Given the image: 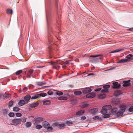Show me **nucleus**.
Returning <instances> with one entry per match:
<instances>
[{
  "mask_svg": "<svg viewBox=\"0 0 133 133\" xmlns=\"http://www.w3.org/2000/svg\"><path fill=\"white\" fill-rule=\"evenodd\" d=\"M126 106L124 105H121L120 109L118 110V109L117 108H114L112 109L111 111L112 115H116L117 117L122 116L123 113L125 111L126 108Z\"/></svg>",
  "mask_w": 133,
  "mask_h": 133,
  "instance_id": "1",
  "label": "nucleus"
},
{
  "mask_svg": "<svg viewBox=\"0 0 133 133\" xmlns=\"http://www.w3.org/2000/svg\"><path fill=\"white\" fill-rule=\"evenodd\" d=\"M100 57L99 58H89V61L90 62H97L99 61V59H103V55L99 54L95 55H91L90 56V57L93 58Z\"/></svg>",
  "mask_w": 133,
  "mask_h": 133,
  "instance_id": "2",
  "label": "nucleus"
},
{
  "mask_svg": "<svg viewBox=\"0 0 133 133\" xmlns=\"http://www.w3.org/2000/svg\"><path fill=\"white\" fill-rule=\"evenodd\" d=\"M44 120V118L42 117H36L34 119L35 122L34 124L35 125H36L39 124L40 122H41Z\"/></svg>",
  "mask_w": 133,
  "mask_h": 133,
  "instance_id": "3",
  "label": "nucleus"
},
{
  "mask_svg": "<svg viewBox=\"0 0 133 133\" xmlns=\"http://www.w3.org/2000/svg\"><path fill=\"white\" fill-rule=\"evenodd\" d=\"M112 87L114 89H118L120 88L121 85L120 84H118V82H116L113 83Z\"/></svg>",
  "mask_w": 133,
  "mask_h": 133,
  "instance_id": "4",
  "label": "nucleus"
},
{
  "mask_svg": "<svg viewBox=\"0 0 133 133\" xmlns=\"http://www.w3.org/2000/svg\"><path fill=\"white\" fill-rule=\"evenodd\" d=\"M98 111V109L97 108H94L89 110V112L90 114L94 115Z\"/></svg>",
  "mask_w": 133,
  "mask_h": 133,
  "instance_id": "5",
  "label": "nucleus"
},
{
  "mask_svg": "<svg viewBox=\"0 0 133 133\" xmlns=\"http://www.w3.org/2000/svg\"><path fill=\"white\" fill-rule=\"evenodd\" d=\"M34 71V70L33 69H30L28 70L26 75V77L28 78H29L32 76V74Z\"/></svg>",
  "mask_w": 133,
  "mask_h": 133,
  "instance_id": "6",
  "label": "nucleus"
},
{
  "mask_svg": "<svg viewBox=\"0 0 133 133\" xmlns=\"http://www.w3.org/2000/svg\"><path fill=\"white\" fill-rule=\"evenodd\" d=\"M110 86L109 84H107L103 86V89L101 90L102 92L109 91L108 89L110 87Z\"/></svg>",
  "mask_w": 133,
  "mask_h": 133,
  "instance_id": "7",
  "label": "nucleus"
},
{
  "mask_svg": "<svg viewBox=\"0 0 133 133\" xmlns=\"http://www.w3.org/2000/svg\"><path fill=\"white\" fill-rule=\"evenodd\" d=\"M96 95L94 92H90L86 95V97L88 98H91L95 97Z\"/></svg>",
  "mask_w": 133,
  "mask_h": 133,
  "instance_id": "8",
  "label": "nucleus"
},
{
  "mask_svg": "<svg viewBox=\"0 0 133 133\" xmlns=\"http://www.w3.org/2000/svg\"><path fill=\"white\" fill-rule=\"evenodd\" d=\"M12 122L14 125H16L19 124L21 122V121L20 119H13Z\"/></svg>",
  "mask_w": 133,
  "mask_h": 133,
  "instance_id": "9",
  "label": "nucleus"
},
{
  "mask_svg": "<svg viewBox=\"0 0 133 133\" xmlns=\"http://www.w3.org/2000/svg\"><path fill=\"white\" fill-rule=\"evenodd\" d=\"M130 80H129L128 81H123V83H124L123 85V86L124 87L129 86L131 84V83L130 82Z\"/></svg>",
  "mask_w": 133,
  "mask_h": 133,
  "instance_id": "10",
  "label": "nucleus"
},
{
  "mask_svg": "<svg viewBox=\"0 0 133 133\" xmlns=\"http://www.w3.org/2000/svg\"><path fill=\"white\" fill-rule=\"evenodd\" d=\"M92 91V89L89 87H87L82 90V92L84 94H87Z\"/></svg>",
  "mask_w": 133,
  "mask_h": 133,
  "instance_id": "11",
  "label": "nucleus"
},
{
  "mask_svg": "<svg viewBox=\"0 0 133 133\" xmlns=\"http://www.w3.org/2000/svg\"><path fill=\"white\" fill-rule=\"evenodd\" d=\"M59 12L58 11H57V15L58 16V17L57 18V23L56 24L57 26V25H59L61 23L60 18L59 17L60 14Z\"/></svg>",
  "mask_w": 133,
  "mask_h": 133,
  "instance_id": "12",
  "label": "nucleus"
},
{
  "mask_svg": "<svg viewBox=\"0 0 133 133\" xmlns=\"http://www.w3.org/2000/svg\"><path fill=\"white\" fill-rule=\"evenodd\" d=\"M130 62V60H128V59L126 58H124L123 59H121L117 62V63H124L127 62Z\"/></svg>",
  "mask_w": 133,
  "mask_h": 133,
  "instance_id": "13",
  "label": "nucleus"
},
{
  "mask_svg": "<svg viewBox=\"0 0 133 133\" xmlns=\"http://www.w3.org/2000/svg\"><path fill=\"white\" fill-rule=\"evenodd\" d=\"M85 112V110H80L76 112V115L77 116H81L84 114Z\"/></svg>",
  "mask_w": 133,
  "mask_h": 133,
  "instance_id": "14",
  "label": "nucleus"
},
{
  "mask_svg": "<svg viewBox=\"0 0 133 133\" xmlns=\"http://www.w3.org/2000/svg\"><path fill=\"white\" fill-rule=\"evenodd\" d=\"M31 98V96L29 95H27L24 97V99L26 102H27L26 103L29 102V101Z\"/></svg>",
  "mask_w": 133,
  "mask_h": 133,
  "instance_id": "15",
  "label": "nucleus"
},
{
  "mask_svg": "<svg viewBox=\"0 0 133 133\" xmlns=\"http://www.w3.org/2000/svg\"><path fill=\"white\" fill-rule=\"evenodd\" d=\"M43 125V127L45 128H46L48 127L49 125V123L46 121H44L42 122Z\"/></svg>",
  "mask_w": 133,
  "mask_h": 133,
  "instance_id": "16",
  "label": "nucleus"
},
{
  "mask_svg": "<svg viewBox=\"0 0 133 133\" xmlns=\"http://www.w3.org/2000/svg\"><path fill=\"white\" fill-rule=\"evenodd\" d=\"M122 94L121 91L118 90L115 91L114 94V96H119Z\"/></svg>",
  "mask_w": 133,
  "mask_h": 133,
  "instance_id": "17",
  "label": "nucleus"
},
{
  "mask_svg": "<svg viewBox=\"0 0 133 133\" xmlns=\"http://www.w3.org/2000/svg\"><path fill=\"white\" fill-rule=\"evenodd\" d=\"M39 104V103L37 102H35L29 105V106L31 108H34L37 107Z\"/></svg>",
  "mask_w": 133,
  "mask_h": 133,
  "instance_id": "18",
  "label": "nucleus"
},
{
  "mask_svg": "<svg viewBox=\"0 0 133 133\" xmlns=\"http://www.w3.org/2000/svg\"><path fill=\"white\" fill-rule=\"evenodd\" d=\"M61 64L59 63L55 62L53 67L55 69L59 68L61 67Z\"/></svg>",
  "mask_w": 133,
  "mask_h": 133,
  "instance_id": "19",
  "label": "nucleus"
},
{
  "mask_svg": "<svg viewBox=\"0 0 133 133\" xmlns=\"http://www.w3.org/2000/svg\"><path fill=\"white\" fill-rule=\"evenodd\" d=\"M112 108V106L110 105H106L103 106L102 107V108H105L107 110H110Z\"/></svg>",
  "mask_w": 133,
  "mask_h": 133,
  "instance_id": "20",
  "label": "nucleus"
},
{
  "mask_svg": "<svg viewBox=\"0 0 133 133\" xmlns=\"http://www.w3.org/2000/svg\"><path fill=\"white\" fill-rule=\"evenodd\" d=\"M26 103L25 101L23 99L20 100L18 103V104L19 105L22 106Z\"/></svg>",
  "mask_w": 133,
  "mask_h": 133,
  "instance_id": "21",
  "label": "nucleus"
},
{
  "mask_svg": "<svg viewBox=\"0 0 133 133\" xmlns=\"http://www.w3.org/2000/svg\"><path fill=\"white\" fill-rule=\"evenodd\" d=\"M6 13L7 14H13V10L11 9H8L6 11Z\"/></svg>",
  "mask_w": 133,
  "mask_h": 133,
  "instance_id": "22",
  "label": "nucleus"
},
{
  "mask_svg": "<svg viewBox=\"0 0 133 133\" xmlns=\"http://www.w3.org/2000/svg\"><path fill=\"white\" fill-rule=\"evenodd\" d=\"M37 85L39 86H42L45 85L46 84V83L44 82H39L37 83Z\"/></svg>",
  "mask_w": 133,
  "mask_h": 133,
  "instance_id": "23",
  "label": "nucleus"
},
{
  "mask_svg": "<svg viewBox=\"0 0 133 133\" xmlns=\"http://www.w3.org/2000/svg\"><path fill=\"white\" fill-rule=\"evenodd\" d=\"M124 50V49L122 48L121 49H118L115 50L110 52V53H114L117 52H119L123 51Z\"/></svg>",
  "mask_w": 133,
  "mask_h": 133,
  "instance_id": "24",
  "label": "nucleus"
},
{
  "mask_svg": "<svg viewBox=\"0 0 133 133\" xmlns=\"http://www.w3.org/2000/svg\"><path fill=\"white\" fill-rule=\"evenodd\" d=\"M9 94H5L3 95V99L5 100L7 99L9 97Z\"/></svg>",
  "mask_w": 133,
  "mask_h": 133,
  "instance_id": "25",
  "label": "nucleus"
},
{
  "mask_svg": "<svg viewBox=\"0 0 133 133\" xmlns=\"http://www.w3.org/2000/svg\"><path fill=\"white\" fill-rule=\"evenodd\" d=\"M126 57L127 58V59H128L129 60H130V61L132 60L130 59L133 58V55L131 54H129Z\"/></svg>",
  "mask_w": 133,
  "mask_h": 133,
  "instance_id": "26",
  "label": "nucleus"
},
{
  "mask_svg": "<svg viewBox=\"0 0 133 133\" xmlns=\"http://www.w3.org/2000/svg\"><path fill=\"white\" fill-rule=\"evenodd\" d=\"M106 97V95L105 94H101L99 96V99H102Z\"/></svg>",
  "mask_w": 133,
  "mask_h": 133,
  "instance_id": "27",
  "label": "nucleus"
},
{
  "mask_svg": "<svg viewBox=\"0 0 133 133\" xmlns=\"http://www.w3.org/2000/svg\"><path fill=\"white\" fill-rule=\"evenodd\" d=\"M81 107L83 108H85L88 106V104L87 102H83L81 104Z\"/></svg>",
  "mask_w": 133,
  "mask_h": 133,
  "instance_id": "28",
  "label": "nucleus"
},
{
  "mask_svg": "<svg viewBox=\"0 0 133 133\" xmlns=\"http://www.w3.org/2000/svg\"><path fill=\"white\" fill-rule=\"evenodd\" d=\"M58 99L60 101H62V100H66L68 99V98L65 97H64L63 96H60L58 98Z\"/></svg>",
  "mask_w": 133,
  "mask_h": 133,
  "instance_id": "29",
  "label": "nucleus"
},
{
  "mask_svg": "<svg viewBox=\"0 0 133 133\" xmlns=\"http://www.w3.org/2000/svg\"><path fill=\"white\" fill-rule=\"evenodd\" d=\"M51 102L50 101L46 100L43 102V104L44 105H48L50 104Z\"/></svg>",
  "mask_w": 133,
  "mask_h": 133,
  "instance_id": "30",
  "label": "nucleus"
},
{
  "mask_svg": "<svg viewBox=\"0 0 133 133\" xmlns=\"http://www.w3.org/2000/svg\"><path fill=\"white\" fill-rule=\"evenodd\" d=\"M65 124L64 123H61L59 124V123L58 128L60 129H62L65 128Z\"/></svg>",
  "mask_w": 133,
  "mask_h": 133,
  "instance_id": "31",
  "label": "nucleus"
},
{
  "mask_svg": "<svg viewBox=\"0 0 133 133\" xmlns=\"http://www.w3.org/2000/svg\"><path fill=\"white\" fill-rule=\"evenodd\" d=\"M74 93L75 95L77 96H79L82 94V92L80 91H75Z\"/></svg>",
  "mask_w": 133,
  "mask_h": 133,
  "instance_id": "32",
  "label": "nucleus"
},
{
  "mask_svg": "<svg viewBox=\"0 0 133 133\" xmlns=\"http://www.w3.org/2000/svg\"><path fill=\"white\" fill-rule=\"evenodd\" d=\"M31 123L30 122H26L25 124V125L27 128H28L31 127Z\"/></svg>",
  "mask_w": 133,
  "mask_h": 133,
  "instance_id": "33",
  "label": "nucleus"
},
{
  "mask_svg": "<svg viewBox=\"0 0 133 133\" xmlns=\"http://www.w3.org/2000/svg\"><path fill=\"white\" fill-rule=\"evenodd\" d=\"M38 94L39 97V96H41L42 97H44L46 96L47 95L46 93L43 92L39 94Z\"/></svg>",
  "mask_w": 133,
  "mask_h": 133,
  "instance_id": "34",
  "label": "nucleus"
},
{
  "mask_svg": "<svg viewBox=\"0 0 133 133\" xmlns=\"http://www.w3.org/2000/svg\"><path fill=\"white\" fill-rule=\"evenodd\" d=\"M20 110V108L17 107H15L13 108V110L14 111H18Z\"/></svg>",
  "mask_w": 133,
  "mask_h": 133,
  "instance_id": "35",
  "label": "nucleus"
},
{
  "mask_svg": "<svg viewBox=\"0 0 133 133\" xmlns=\"http://www.w3.org/2000/svg\"><path fill=\"white\" fill-rule=\"evenodd\" d=\"M108 110L105 108H103V109L102 111V113L103 115L106 114L107 113Z\"/></svg>",
  "mask_w": 133,
  "mask_h": 133,
  "instance_id": "36",
  "label": "nucleus"
},
{
  "mask_svg": "<svg viewBox=\"0 0 133 133\" xmlns=\"http://www.w3.org/2000/svg\"><path fill=\"white\" fill-rule=\"evenodd\" d=\"M34 96H33L32 97H31V99H36L39 97L38 94L36 95L34 94Z\"/></svg>",
  "mask_w": 133,
  "mask_h": 133,
  "instance_id": "37",
  "label": "nucleus"
},
{
  "mask_svg": "<svg viewBox=\"0 0 133 133\" xmlns=\"http://www.w3.org/2000/svg\"><path fill=\"white\" fill-rule=\"evenodd\" d=\"M35 128L37 129H40L42 127V126L40 124H38L36 125Z\"/></svg>",
  "mask_w": 133,
  "mask_h": 133,
  "instance_id": "38",
  "label": "nucleus"
},
{
  "mask_svg": "<svg viewBox=\"0 0 133 133\" xmlns=\"http://www.w3.org/2000/svg\"><path fill=\"white\" fill-rule=\"evenodd\" d=\"M23 72V71L22 70H20L17 71L15 72V74L16 75H18L22 73Z\"/></svg>",
  "mask_w": 133,
  "mask_h": 133,
  "instance_id": "39",
  "label": "nucleus"
},
{
  "mask_svg": "<svg viewBox=\"0 0 133 133\" xmlns=\"http://www.w3.org/2000/svg\"><path fill=\"white\" fill-rule=\"evenodd\" d=\"M103 115H104V116L103 117L104 118H108L109 117H110V115L108 114L107 113Z\"/></svg>",
  "mask_w": 133,
  "mask_h": 133,
  "instance_id": "40",
  "label": "nucleus"
},
{
  "mask_svg": "<svg viewBox=\"0 0 133 133\" xmlns=\"http://www.w3.org/2000/svg\"><path fill=\"white\" fill-rule=\"evenodd\" d=\"M14 103V102L12 101H10L8 103V106L9 107H10L12 106Z\"/></svg>",
  "mask_w": 133,
  "mask_h": 133,
  "instance_id": "41",
  "label": "nucleus"
},
{
  "mask_svg": "<svg viewBox=\"0 0 133 133\" xmlns=\"http://www.w3.org/2000/svg\"><path fill=\"white\" fill-rule=\"evenodd\" d=\"M129 111L131 113H133V106L130 107L129 109Z\"/></svg>",
  "mask_w": 133,
  "mask_h": 133,
  "instance_id": "42",
  "label": "nucleus"
},
{
  "mask_svg": "<svg viewBox=\"0 0 133 133\" xmlns=\"http://www.w3.org/2000/svg\"><path fill=\"white\" fill-rule=\"evenodd\" d=\"M56 93L57 95L59 96L62 95L63 94V92L61 91H57Z\"/></svg>",
  "mask_w": 133,
  "mask_h": 133,
  "instance_id": "43",
  "label": "nucleus"
},
{
  "mask_svg": "<svg viewBox=\"0 0 133 133\" xmlns=\"http://www.w3.org/2000/svg\"><path fill=\"white\" fill-rule=\"evenodd\" d=\"M47 131L49 132L50 131H51L52 130V127L50 126V127H48V128H46Z\"/></svg>",
  "mask_w": 133,
  "mask_h": 133,
  "instance_id": "44",
  "label": "nucleus"
},
{
  "mask_svg": "<svg viewBox=\"0 0 133 133\" xmlns=\"http://www.w3.org/2000/svg\"><path fill=\"white\" fill-rule=\"evenodd\" d=\"M9 116L10 117H12L15 116V114L14 112H10L8 114Z\"/></svg>",
  "mask_w": 133,
  "mask_h": 133,
  "instance_id": "45",
  "label": "nucleus"
},
{
  "mask_svg": "<svg viewBox=\"0 0 133 133\" xmlns=\"http://www.w3.org/2000/svg\"><path fill=\"white\" fill-rule=\"evenodd\" d=\"M26 118L25 117L22 118L21 119H20L21 121L23 123H25L26 122Z\"/></svg>",
  "mask_w": 133,
  "mask_h": 133,
  "instance_id": "46",
  "label": "nucleus"
},
{
  "mask_svg": "<svg viewBox=\"0 0 133 133\" xmlns=\"http://www.w3.org/2000/svg\"><path fill=\"white\" fill-rule=\"evenodd\" d=\"M59 124V123L58 122H54L52 125V126H57L58 127V125Z\"/></svg>",
  "mask_w": 133,
  "mask_h": 133,
  "instance_id": "47",
  "label": "nucleus"
},
{
  "mask_svg": "<svg viewBox=\"0 0 133 133\" xmlns=\"http://www.w3.org/2000/svg\"><path fill=\"white\" fill-rule=\"evenodd\" d=\"M3 112L4 115H6L8 114V110L6 109H4L3 110Z\"/></svg>",
  "mask_w": 133,
  "mask_h": 133,
  "instance_id": "48",
  "label": "nucleus"
},
{
  "mask_svg": "<svg viewBox=\"0 0 133 133\" xmlns=\"http://www.w3.org/2000/svg\"><path fill=\"white\" fill-rule=\"evenodd\" d=\"M47 93L49 95H52L53 94V92L51 90H49L48 92Z\"/></svg>",
  "mask_w": 133,
  "mask_h": 133,
  "instance_id": "49",
  "label": "nucleus"
},
{
  "mask_svg": "<svg viewBox=\"0 0 133 133\" xmlns=\"http://www.w3.org/2000/svg\"><path fill=\"white\" fill-rule=\"evenodd\" d=\"M16 116L20 117L22 116V114L20 113H17L16 114Z\"/></svg>",
  "mask_w": 133,
  "mask_h": 133,
  "instance_id": "50",
  "label": "nucleus"
},
{
  "mask_svg": "<svg viewBox=\"0 0 133 133\" xmlns=\"http://www.w3.org/2000/svg\"><path fill=\"white\" fill-rule=\"evenodd\" d=\"M3 94L2 93H0V101H2L3 98Z\"/></svg>",
  "mask_w": 133,
  "mask_h": 133,
  "instance_id": "51",
  "label": "nucleus"
},
{
  "mask_svg": "<svg viewBox=\"0 0 133 133\" xmlns=\"http://www.w3.org/2000/svg\"><path fill=\"white\" fill-rule=\"evenodd\" d=\"M102 88H98L96 89L95 90V91L96 92L99 91H100L101 90H102Z\"/></svg>",
  "mask_w": 133,
  "mask_h": 133,
  "instance_id": "52",
  "label": "nucleus"
},
{
  "mask_svg": "<svg viewBox=\"0 0 133 133\" xmlns=\"http://www.w3.org/2000/svg\"><path fill=\"white\" fill-rule=\"evenodd\" d=\"M99 117L98 116H96L93 117V119L94 120L98 119Z\"/></svg>",
  "mask_w": 133,
  "mask_h": 133,
  "instance_id": "53",
  "label": "nucleus"
},
{
  "mask_svg": "<svg viewBox=\"0 0 133 133\" xmlns=\"http://www.w3.org/2000/svg\"><path fill=\"white\" fill-rule=\"evenodd\" d=\"M28 88L27 87H25L23 88V92H25L27 90Z\"/></svg>",
  "mask_w": 133,
  "mask_h": 133,
  "instance_id": "54",
  "label": "nucleus"
},
{
  "mask_svg": "<svg viewBox=\"0 0 133 133\" xmlns=\"http://www.w3.org/2000/svg\"><path fill=\"white\" fill-rule=\"evenodd\" d=\"M86 118V117L85 116H82L81 117V119L82 120L85 119Z\"/></svg>",
  "mask_w": 133,
  "mask_h": 133,
  "instance_id": "55",
  "label": "nucleus"
},
{
  "mask_svg": "<svg viewBox=\"0 0 133 133\" xmlns=\"http://www.w3.org/2000/svg\"><path fill=\"white\" fill-rule=\"evenodd\" d=\"M51 85L45 86L42 87V88H46L48 87H50L51 86Z\"/></svg>",
  "mask_w": 133,
  "mask_h": 133,
  "instance_id": "56",
  "label": "nucleus"
},
{
  "mask_svg": "<svg viewBox=\"0 0 133 133\" xmlns=\"http://www.w3.org/2000/svg\"><path fill=\"white\" fill-rule=\"evenodd\" d=\"M67 123L68 124H72L71 122L69 121H67Z\"/></svg>",
  "mask_w": 133,
  "mask_h": 133,
  "instance_id": "57",
  "label": "nucleus"
},
{
  "mask_svg": "<svg viewBox=\"0 0 133 133\" xmlns=\"http://www.w3.org/2000/svg\"><path fill=\"white\" fill-rule=\"evenodd\" d=\"M128 30H129V31H133V27L131 28H129L128 29Z\"/></svg>",
  "mask_w": 133,
  "mask_h": 133,
  "instance_id": "58",
  "label": "nucleus"
},
{
  "mask_svg": "<svg viewBox=\"0 0 133 133\" xmlns=\"http://www.w3.org/2000/svg\"><path fill=\"white\" fill-rule=\"evenodd\" d=\"M55 62H50V63H51V64H52V65H53V67L54 66V64H55Z\"/></svg>",
  "mask_w": 133,
  "mask_h": 133,
  "instance_id": "59",
  "label": "nucleus"
},
{
  "mask_svg": "<svg viewBox=\"0 0 133 133\" xmlns=\"http://www.w3.org/2000/svg\"><path fill=\"white\" fill-rule=\"evenodd\" d=\"M44 67V66H37V68H42Z\"/></svg>",
  "mask_w": 133,
  "mask_h": 133,
  "instance_id": "60",
  "label": "nucleus"
},
{
  "mask_svg": "<svg viewBox=\"0 0 133 133\" xmlns=\"http://www.w3.org/2000/svg\"><path fill=\"white\" fill-rule=\"evenodd\" d=\"M48 42H49V44H50V43H51V41L49 39H48Z\"/></svg>",
  "mask_w": 133,
  "mask_h": 133,
  "instance_id": "61",
  "label": "nucleus"
},
{
  "mask_svg": "<svg viewBox=\"0 0 133 133\" xmlns=\"http://www.w3.org/2000/svg\"><path fill=\"white\" fill-rule=\"evenodd\" d=\"M94 75V74L93 73H90V74H88V76H90V75Z\"/></svg>",
  "mask_w": 133,
  "mask_h": 133,
  "instance_id": "62",
  "label": "nucleus"
},
{
  "mask_svg": "<svg viewBox=\"0 0 133 133\" xmlns=\"http://www.w3.org/2000/svg\"><path fill=\"white\" fill-rule=\"evenodd\" d=\"M70 86L71 88H73V87L74 86L72 85H70Z\"/></svg>",
  "mask_w": 133,
  "mask_h": 133,
  "instance_id": "63",
  "label": "nucleus"
},
{
  "mask_svg": "<svg viewBox=\"0 0 133 133\" xmlns=\"http://www.w3.org/2000/svg\"><path fill=\"white\" fill-rule=\"evenodd\" d=\"M48 48L50 50L51 48L50 46H49L48 47Z\"/></svg>",
  "mask_w": 133,
  "mask_h": 133,
  "instance_id": "64",
  "label": "nucleus"
}]
</instances>
